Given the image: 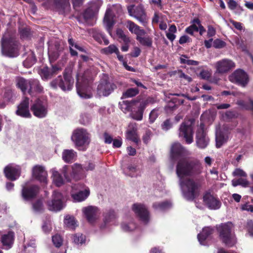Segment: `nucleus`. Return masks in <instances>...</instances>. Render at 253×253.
<instances>
[{
  "label": "nucleus",
  "instance_id": "774afa93",
  "mask_svg": "<svg viewBox=\"0 0 253 253\" xmlns=\"http://www.w3.org/2000/svg\"><path fill=\"white\" fill-rule=\"evenodd\" d=\"M233 174L234 176H242V177H247V173L244 171H243L242 169H236L234 171Z\"/></svg>",
  "mask_w": 253,
  "mask_h": 253
},
{
  "label": "nucleus",
  "instance_id": "58836bf2",
  "mask_svg": "<svg viewBox=\"0 0 253 253\" xmlns=\"http://www.w3.org/2000/svg\"><path fill=\"white\" fill-rule=\"evenodd\" d=\"M54 2L56 6L58 8H61L64 11H68L70 7V4L69 0H50Z\"/></svg>",
  "mask_w": 253,
  "mask_h": 253
},
{
  "label": "nucleus",
  "instance_id": "603ef678",
  "mask_svg": "<svg viewBox=\"0 0 253 253\" xmlns=\"http://www.w3.org/2000/svg\"><path fill=\"white\" fill-rule=\"evenodd\" d=\"M139 92V90L136 88H130L127 89L123 93V96L125 97H132L136 95Z\"/></svg>",
  "mask_w": 253,
  "mask_h": 253
},
{
  "label": "nucleus",
  "instance_id": "37998d69",
  "mask_svg": "<svg viewBox=\"0 0 253 253\" xmlns=\"http://www.w3.org/2000/svg\"><path fill=\"white\" fill-rule=\"evenodd\" d=\"M64 223L68 228L74 229L77 226V222L73 216L67 215L65 217Z\"/></svg>",
  "mask_w": 253,
  "mask_h": 253
},
{
  "label": "nucleus",
  "instance_id": "13d9d810",
  "mask_svg": "<svg viewBox=\"0 0 253 253\" xmlns=\"http://www.w3.org/2000/svg\"><path fill=\"white\" fill-rule=\"evenodd\" d=\"M72 171L74 174H78L84 171V169L81 165L75 164L72 167Z\"/></svg>",
  "mask_w": 253,
  "mask_h": 253
},
{
  "label": "nucleus",
  "instance_id": "c9c22d12",
  "mask_svg": "<svg viewBox=\"0 0 253 253\" xmlns=\"http://www.w3.org/2000/svg\"><path fill=\"white\" fill-rule=\"evenodd\" d=\"M29 80H26L22 77H17L16 79V86L20 88L23 92H25L29 88Z\"/></svg>",
  "mask_w": 253,
  "mask_h": 253
},
{
  "label": "nucleus",
  "instance_id": "f704fd0d",
  "mask_svg": "<svg viewBox=\"0 0 253 253\" xmlns=\"http://www.w3.org/2000/svg\"><path fill=\"white\" fill-rule=\"evenodd\" d=\"M62 157L66 163L72 162L76 159L77 153L72 149L64 150L62 152Z\"/></svg>",
  "mask_w": 253,
  "mask_h": 253
},
{
  "label": "nucleus",
  "instance_id": "7c9ffc66",
  "mask_svg": "<svg viewBox=\"0 0 253 253\" xmlns=\"http://www.w3.org/2000/svg\"><path fill=\"white\" fill-rule=\"evenodd\" d=\"M126 27L131 33L135 34L136 37L139 36H144L146 33L143 29H141L139 26L131 21H127Z\"/></svg>",
  "mask_w": 253,
  "mask_h": 253
},
{
  "label": "nucleus",
  "instance_id": "2f4dec72",
  "mask_svg": "<svg viewBox=\"0 0 253 253\" xmlns=\"http://www.w3.org/2000/svg\"><path fill=\"white\" fill-rule=\"evenodd\" d=\"M28 92L29 94H32L34 92L40 93L42 91L43 88L40 85L39 81L36 79H30L29 82Z\"/></svg>",
  "mask_w": 253,
  "mask_h": 253
},
{
  "label": "nucleus",
  "instance_id": "a211bd4d",
  "mask_svg": "<svg viewBox=\"0 0 253 253\" xmlns=\"http://www.w3.org/2000/svg\"><path fill=\"white\" fill-rule=\"evenodd\" d=\"M82 211L87 221L90 224L94 223L99 218L100 214L98 208L92 206L83 208Z\"/></svg>",
  "mask_w": 253,
  "mask_h": 253
},
{
  "label": "nucleus",
  "instance_id": "680f3d73",
  "mask_svg": "<svg viewBox=\"0 0 253 253\" xmlns=\"http://www.w3.org/2000/svg\"><path fill=\"white\" fill-rule=\"evenodd\" d=\"M172 123L169 119L165 121L161 125L162 129L163 130L167 131L172 127Z\"/></svg>",
  "mask_w": 253,
  "mask_h": 253
},
{
  "label": "nucleus",
  "instance_id": "338daca9",
  "mask_svg": "<svg viewBox=\"0 0 253 253\" xmlns=\"http://www.w3.org/2000/svg\"><path fill=\"white\" fill-rule=\"evenodd\" d=\"M246 228L250 235L253 237V221L252 220L248 221Z\"/></svg>",
  "mask_w": 253,
  "mask_h": 253
},
{
  "label": "nucleus",
  "instance_id": "ddd939ff",
  "mask_svg": "<svg viewBox=\"0 0 253 253\" xmlns=\"http://www.w3.org/2000/svg\"><path fill=\"white\" fill-rule=\"evenodd\" d=\"M67 166H64L63 168L62 173L65 178H64L61 174L56 170L55 168H53L50 170L51 173V178L52 183L57 187H60L64 185L66 182L70 181V179L67 177L66 172Z\"/></svg>",
  "mask_w": 253,
  "mask_h": 253
},
{
  "label": "nucleus",
  "instance_id": "20e7f679",
  "mask_svg": "<svg viewBox=\"0 0 253 253\" xmlns=\"http://www.w3.org/2000/svg\"><path fill=\"white\" fill-rule=\"evenodd\" d=\"M232 229L233 224L231 222L222 224L218 228L220 239L229 247L233 246L236 242Z\"/></svg>",
  "mask_w": 253,
  "mask_h": 253
},
{
  "label": "nucleus",
  "instance_id": "052dcab7",
  "mask_svg": "<svg viewBox=\"0 0 253 253\" xmlns=\"http://www.w3.org/2000/svg\"><path fill=\"white\" fill-rule=\"evenodd\" d=\"M152 135V132L150 130H147L145 131V134L143 135L142 138L144 143H145V144H147L150 140Z\"/></svg>",
  "mask_w": 253,
  "mask_h": 253
},
{
  "label": "nucleus",
  "instance_id": "8fccbe9b",
  "mask_svg": "<svg viewBox=\"0 0 253 253\" xmlns=\"http://www.w3.org/2000/svg\"><path fill=\"white\" fill-rule=\"evenodd\" d=\"M95 14L94 12L93 11L92 9L88 7L84 13L83 17L85 21L86 22H88L90 19L94 18Z\"/></svg>",
  "mask_w": 253,
  "mask_h": 253
},
{
  "label": "nucleus",
  "instance_id": "c756f323",
  "mask_svg": "<svg viewBox=\"0 0 253 253\" xmlns=\"http://www.w3.org/2000/svg\"><path fill=\"white\" fill-rule=\"evenodd\" d=\"M216 146L220 148L224 143H225L228 139V135L226 133L222 132L219 126L216 127Z\"/></svg>",
  "mask_w": 253,
  "mask_h": 253
},
{
  "label": "nucleus",
  "instance_id": "4d7b16f0",
  "mask_svg": "<svg viewBox=\"0 0 253 253\" xmlns=\"http://www.w3.org/2000/svg\"><path fill=\"white\" fill-rule=\"evenodd\" d=\"M98 36V38L97 36H95L94 38L99 42L102 43V42H103L104 44L105 45H107L109 43V40L106 38L104 34H103L102 33H100L99 34Z\"/></svg>",
  "mask_w": 253,
  "mask_h": 253
},
{
  "label": "nucleus",
  "instance_id": "0eeeda50",
  "mask_svg": "<svg viewBox=\"0 0 253 253\" xmlns=\"http://www.w3.org/2000/svg\"><path fill=\"white\" fill-rule=\"evenodd\" d=\"M128 12L130 16L137 19L143 26H146L148 22V17L141 5L134 6L130 5L127 6Z\"/></svg>",
  "mask_w": 253,
  "mask_h": 253
},
{
  "label": "nucleus",
  "instance_id": "6ab92c4d",
  "mask_svg": "<svg viewBox=\"0 0 253 253\" xmlns=\"http://www.w3.org/2000/svg\"><path fill=\"white\" fill-rule=\"evenodd\" d=\"M39 191V187L35 185L30 184L29 182L22 187V195L23 199L29 201L35 198Z\"/></svg>",
  "mask_w": 253,
  "mask_h": 253
},
{
  "label": "nucleus",
  "instance_id": "c03bdc74",
  "mask_svg": "<svg viewBox=\"0 0 253 253\" xmlns=\"http://www.w3.org/2000/svg\"><path fill=\"white\" fill-rule=\"evenodd\" d=\"M136 228V226L133 222L124 221L121 224V228L125 232L132 231Z\"/></svg>",
  "mask_w": 253,
  "mask_h": 253
},
{
  "label": "nucleus",
  "instance_id": "5701e85b",
  "mask_svg": "<svg viewBox=\"0 0 253 253\" xmlns=\"http://www.w3.org/2000/svg\"><path fill=\"white\" fill-rule=\"evenodd\" d=\"M215 66L217 73L223 74L234 68L235 65L232 60L228 59H223L217 61L215 63Z\"/></svg>",
  "mask_w": 253,
  "mask_h": 253
},
{
  "label": "nucleus",
  "instance_id": "69168bd1",
  "mask_svg": "<svg viewBox=\"0 0 253 253\" xmlns=\"http://www.w3.org/2000/svg\"><path fill=\"white\" fill-rule=\"evenodd\" d=\"M42 228L45 233H49L52 229L51 222L49 221L45 222L42 225Z\"/></svg>",
  "mask_w": 253,
  "mask_h": 253
},
{
  "label": "nucleus",
  "instance_id": "a878e982",
  "mask_svg": "<svg viewBox=\"0 0 253 253\" xmlns=\"http://www.w3.org/2000/svg\"><path fill=\"white\" fill-rule=\"evenodd\" d=\"M14 238V233L12 231H8L1 234L0 241L2 245L3 249L7 250L11 249L13 246Z\"/></svg>",
  "mask_w": 253,
  "mask_h": 253
},
{
  "label": "nucleus",
  "instance_id": "5fc2aeb1",
  "mask_svg": "<svg viewBox=\"0 0 253 253\" xmlns=\"http://www.w3.org/2000/svg\"><path fill=\"white\" fill-rule=\"evenodd\" d=\"M73 241L77 244H83L85 243V237L82 234H76L73 237Z\"/></svg>",
  "mask_w": 253,
  "mask_h": 253
},
{
  "label": "nucleus",
  "instance_id": "6e6552de",
  "mask_svg": "<svg viewBox=\"0 0 253 253\" xmlns=\"http://www.w3.org/2000/svg\"><path fill=\"white\" fill-rule=\"evenodd\" d=\"M74 84V81L71 77L68 75H64L63 78L58 76L55 80L50 83L51 86L53 88L59 87L62 90H70Z\"/></svg>",
  "mask_w": 253,
  "mask_h": 253
},
{
  "label": "nucleus",
  "instance_id": "f03ea898",
  "mask_svg": "<svg viewBox=\"0 0 253 253\" xmlns=\"http://www.w3.org/2000/svg\"><path fill=\"white\" fill-rule=\"evenodd\" d=\"M1 52L3 55L10 57L18 55L16 42L9 33H5L2 38Z\"/></svg>",
  "mask_w": 253,
  "mask_h": 253
},
{
  "label": "nucleus",
  "instance_id": "a18cd8bd",
  "mask_svg": "<svg viewBox=\"0 0 253 253\" xmlns=\"http://www.w3.org/2000/svg\"><path fill=\"white\" fill-rule=\"evenodd\" d=\"M197 21H199L198 19H195L192 22V24L186 28L185 32L191 35H193L194 32H198V24H197Z\"/></svg>",
  "mask_w": 253,
  "mask_h": 253
},
{
  "label": "nucleus",
  "instance_id": "7ed1b4c3",
  "mask_svg": "<svg viewBox=\"0 0 253 253\" xmlns=\"http://www.w3.org/2000/svg\"><path fill=\"white\" fill-rule=\"evenodd\" d=\"M71 139L79 150L84 151L90 142V135L86 129L79 128L74 130Z\"/></svg>",
  "mask_w": 253,
  "mask_h": 253
},
{
  "label": "nucleus",
  "instance_id": "aec40b11",
  "mask_svg": "<svg viewBox=\"0 0 253 253\" xmlns=\"http://www.w3.org/2000/svg\"><path fill=\"white\" fill-rule=\"evenodd\" d=\"M209 142V139L206 135L204 130V125L201 124L199 127L198 128L196 133V143L198 147L200 148H206Z\"/></svg>",
  "mask_w": 253,
  "mask_h": 253
},
{
  "label": "nucleus",
  "instance_id": "423d86ee",
  "mask_svg": "<svg viewBox=\"0 0 253 253\" xmlns=\"http://www.w3.org/2000/svg\"><path fill=\"white\" fill-rule=\"evenodd\" d=\"M87 72L83 76L78 74L77 76V90L78 95L83 98H89L92 97L91 87L87 83V79L85 75Z\"/></svg>",
  "mask_w": 253,
  "mask_h": 253
},
{
  "label": "nucleus",
  "instance_id": "39448f33",
  "mask_svg": "<svg viewBox=\"0 0 253 253\" xmlns=\"http://www.w3.org/2000/svg\"><path fill=\"white\" fill-rule=\"evenodd\" d=\"M193 124L194 120L190 119L183 122L178 130L180 138L185 140L187 144H191L193 141Z\"/></svg>",
  "mask_w": 253,
  "mask_h": 253
},
{
  "label": "nucleus",
  "instance_id": "0e129e2a",
  "mask_svg": "<svg viewBox=\"0 0 253 253\" xmlns=\"http://www.w3.org/2000/svg\"><path fill=\"white\" fill-rule=\"evenodd\" d=\"M213 46L216 48H221L225 46V42L219 39H216L213 42Z\"/></svg>",
  "mask_w": 253,
  "mask_h": 253
},
{
  "label": "nucleus",
  "instance_id": "f257e3e1",
  "mask_svg": "<svg viewBox=\"0 0 253 253\" xmlns=\"http://www.w3.org/2000/svg\"><path fill=\"white\" fill-rule=\"evenodd\" d=\"M203 168L197 160H180L177 165L176 174L184 197L187 200H194L196 196L197 184L188 176H194L201 173Z\"/></svg>",
  "mask_w": 253,
  "mask_h": 253
},
{
  "label": "nucleus",
  "instance_id": "a19ab883",
  "mask_svg": "<svg viewBox=\"0 0 253 253\" xmlns=\"http://www.w3.org/2000/svg\"><path fill=\"white\" fill-rule=\"evenodd\" d=\"M118 48L115 44H112L107 47L103 48L101 49V52L103 54L108 55L113 53H118Z\"/></svg>",
  "mask_w": 253,
  "mask_h": 253
},
{
  "label": "nucleus",
  "instance_id": "864d4df0",
  "mask_svg": "<svg viewBox=\"0 0 253 253\" xmlns=\"http://www.w3.org/2000/svg\"><path fill=\"white\" fill-rule=\"evenodd\" d=\"M143 36H139L136 39L141 44L147 46H151L152 43L151 39L148 37H142Z\"/></svg>",
  "mask_w": 253,
  "mask_h": 253
},
{
  "label": "nucleus",
  "instance_id": "412c9836",
  "mask_svg": "<svg viewBox=\"0 0 253 253\" xmlns=\"http://www.w3.org/2000/svg\"><path fill=\"white\" fill-rule=\"evenodd\" d=\"M204 204L211 210L218 209L221 206L220 201L210 192H206L203 195Z\"/></svg>",
  "mask_w": 253,
  "mask_h": 253
},
{
  "label": "nucleus",
  "instance_id": "72a5a7b5",
  "mask_svg": "<svg viewBox=\"0 0 253 253\" xmlns=\"http://www.w3.org/2000/svg\"><path fill=\"white\" fill-rule=\"evenodd\" d=\"M170 152L171 157L175 158L184 153L185 150L179 143L176 142L171 145Z\"/></svg>",
  "mask_w": 253,
  "mask_h": 253
},
{
  "label": "nucleus",
  "instance_id": "f3484780",
  "mask_svg": "<svg viewBox=\"0 0 253 253\" xmlns=\"http://www.w3.org/2000/svg\"><path fill=\"white\" fill-rule=\"evenodd\" d=\"M229 79L231 82L245 86L248 82L247 74L242 70L237 69L229 77Z\"/></svg>",
  "mask_w": 253,
  "mask_h": 253
},
{
  "label": "nucleus",
  "instance_id": "c85d7f7f",
  "mask_svg": "<svg viewBox=\"0 0 253 253\" xmlns=\"http://www.w3.org/2000/svg\"><path fill=\"white\" fill-rule=\"evenodd\" d=\"M59 70V68L56 66H53L51 69L45 66L41 69L39 74L43 80H46L51 78L53 75Z\"/></svg>",
  "mask_w": 253,
  "mask_h": 253
},
{
  "label": "nucleus",
  "instance_id": "bf43d9fd",
  "mask_svg": "<svg viewBox=\"0 0 253 253\" xmlns=\"http://www.w3.org/2000/svg\"><path fill=\"white\" fill-rule=\"evenodd\" d=\"M158 116V110L154 109L151 111L149 114V121L150 123H153Z\"/></svg>",
  "mask_w": 253,
  "mask_h": 253
},
{
  "label": "nucleus",
  "instance_id": "09e8293b",
  "mask_svg": "<svg viewBox=\"0 0 253 253\" xmlns=\"http://www.w3.org/2000/svg\"><path fill=\"white\" fill-rule=\"evenodd\" d=\"M102 4V1L101 0H93L90 2V6L89 8H92L93 11L96 14Z\"/></svg>",
  "mask_w": 253,
  "mask_h": 253
},
{
  "label": "nucleus",
  "instance_id": "49530a36",
  "mask_svg": "<svg viewBox=\"0 0 253 253\" xmlns=\"http://www.w3.org/2000/svg\"><path fill=\"white\" fill-rule=\"evenodd\" d=\"M134 102H129L128 101H123L120 102L119 105L121 109L124 112L129 111L131 107L134 105Z\"/></svg>",
  "mask_w": 253,
  "mask_h": 253
},
{
  "label": "nucleus",
  "instance_id": "4be33fe9",
  "mask_svg": "<svg viewBox=\"0 0 253 253\" xmlns=\"http://www.w3.org/2000/svg\"><path fill=\"white\" fill-rule=\"evenodd\" d=\"M33 176L40 182L46 184L47 172L45 168L42 165H36L32 169Z\"/></svg>",
  "mask_w": 253,
  "mask_h": 253
},
{
  "label": "nucleus",
  "instance_id": "e2e57ef3",
  "mask_svg": "<svg viewBox=\"0 0 253 253\" xmlns=\"http://www.w3.org/2000/svg\"><path fill=\"white\" fill-rule=\"evenodd\" d=\"M33 207L36 211H40L42 209V203L41 200H38L33 204Z\"/></svg>",
  "mask_w": 253,
  "mask_h": 253
},
{
  "label": "nucleus",
  "instance_id": "4468645a",
  "mask_svg": "<svg viewBox=\"0 0 253 253\" xmlns=\"http://www.w3.org/2000/svg\"><path fill=\"white\" fill-rule=\"evenodd\" d=\"M132 210L135 214L144 223H147L150 220V214L147 208L141 203L134 204Z\"/></svg>",
  "mask_w": 253,
  "mask_h": 253
},
{
  "label": "nucleus",
  "instance_id": "dca6fc26",
  "mask_svg": "<svg viewBox=\"0 0 253 253\" xmlns=\"http://www.w3.org/2000/svg\"><path fill=\"white\" fill-rule=\"evenodd\" d=\"M120 8V6L112 5L108 7L106 11L104 17V24L106 26L108 32L111 35V29L115 23L114 18L115 12L117 9Z\"/></svg>",
  "mask_w": 253,
  "mask_h": 253
},
{
  "label": "nucleus",
  "instance_id": "b1692460",
  "mask_svg": "<svg viewBox=\"0 0 253 253\" xmlns=\"http://www.w3.org/2000/svg\"><path fill=\"white\" fill-rule=\"evenodd\" d=\"M16 113L17 115L26 118L31 117L29 110V99L26 97L23 99L21 103L17 107Z\"/></svg>",
  "mask_w": 253,
  "mask_h": 253
},
{
  "label": "nucleus",
  "instance_id": "79ce46f5",
  "mask_svg": "<svg viewBox=\"0 0 253 253\" xmlns=\"http://www.w3.org/2000/svg\"><path fill=\"white\" fill-rule=\"evenodd\" d=\"M237 104L243 109L251 110L253 112V101L249 99L248 102H245L244 100H239L237 101Z\"/></svg>",
  "mask_w": 253,
  "mask_h": 253
},
{
  "label": "nucleus",
  "instance_id": "bb28decb",
  "mask_svg": "<svg viewBox=\"0 0 253 253\" xmlns=\"http://www.w3.org/2000/svg\"><path fill=\"white\" fill-rule=\"evenodd\" d=\"M137 126L135 123H130L128 126V129L126 133V137L127 139L137 143L139 140L137 137Z\"/></svg>",
  "mask_w": 253,
  "mask_h": 253
},
{
  "label": "nucleus",
  "instance_id": "9b49d317",
  "mask_svg": "<svg viewBox=\"0 0 253 253\" xmlns=\"http://www.w3.org/2000/svg\"><path fill=\"white\" fill-rule=\"evenodd\" d=\"M83 186L81 184H75L72 186L71 196L76 202H80L85 200L89 195V190L85 188L84 190Z\"/></svg>",
  "mask_w": 253,
  "mask_h": 253
},
{
  "label": "nucleus",
  "instance_id": "cd10ccee",
  "mask_svg": "<svg viewBox=\"0 0 253 253\" xmlns=\"http://www.w3.org/2000/svg\"><path fill=\"white\" fill-rule=\"evenodd\" d=\"M116 218V214L113 210H110L104 214L103 222L100 225V228L103 230L108 227L109 224L113 222Z\"/></svg>",
  "mask_w": 253,
  "mask_h": 253
},
{
  "label": "nucleus",
  "instance_id": "3c124183",
  "mask_svg": "<svg viewBox=\"0 0 253 253\" xmlns=\"http://www.w3.org/2000/svg\"><path fill=\"white\" fill-rule=\"evenodd\" d=\"M116 35L120 39L124 42V43H128L130 42L129 38L126 36L122 30L120 29H117L116 30Z\"/></svg>",
  "mask_w": 253,
  "mask_h": 253
},
{
  "label": "nucleus",
  "instance_id": "2eb2a0df",
  "mask_svg": "<svg viewBox=\"0 0 253 253\" xmlns=\"http://www.w3.org/2000/svg\"><path fill=\"white\" fill-rule=\"evenodd\" d=\"M4 172L7 179L14 181L20 177L21 173V167L14 163L9 164L5 167Z\"/></svg>",
  "mask_w": 253,
  "mask_h": 253
},
{
  "label": "nucleus",
  "instance_id": "1a4fd4ad",
  "mask_svg": "<svg viewBox=\"0 0 253 253\" xmlns=\"http://www.w3.org/2000/svg\"><path fill=\"white\" fill-rule=\"evenodd\" d=\"M31 110L33 114L39 118L45 117L48 113V105L46 100L38 99L31 105Z\"/></svg>",
  "mask_w": 253,
  "mask_h": 253
},
{
  "label": "nucleus",
  "instance_id": "4c0bfd02",
  "mask_svg": "<svg viewBox=\"0 0 253 253\" xmlns=\"http://www.w3.org/2000/svg\"><path fill=\"white\" fill-rule=\"evenodd\" d=\"M145 109V106L143 104H139L138 106L137 111L132 112L130 114L131 117L135 120L141 121L142 120L143 111Z\"/></svg>",
  "mask_w": 253,
  "mask_h": 253
},
{
  "label": "nucleus",
  "instance_id": "f8f14e48",
  "mask_svg": "<svg viewBox=\"0 0 253 253\" xmlns=\"http://www.w3.org/2000/svg\"><path fill=\"white\" fill-rule=\"evenodd\" d=\"M47 206L50 211H57L62 210L64 207L62 194L57 191H54L51 200L47 202Z\"/></svg>",
  "mask_w": 253,
  "mask_h": 253
},
{
  "label": "nucleus",
  "instance_id": "9d476101",
  "mask_svg": "<svg viewBox=\"0 0 253 253\" xmlns=\"http://www.w3.org/2000/svg\"><path fill=\"white\" fill-rule=\"evenodd\" d=\"M115 88V85L110 81L107 76L104 75L98 85L97 92L100 96H107L113 92Z\"/></svg>",
  "mask_w": 253,
  "mask_h": 253
},
{
  "label": "nucleus",
  "instance_id": "e433bc0d",
  "mask_svg": "<svg viewBox=\"0 0 253 253\" xmlns=\"http://www.w3.org/2000/svg\"><path fill=\"white\" fill-rule=\"evenodd\" d=\"M12 97V93L10 90L6 91L3 96L0 94V108L4 107L7 103L10 101Z\"/></svg>",
  "mask_w": 253,
  "mask_h": 253
},
{
  "label": "nucleus",
  "instance_id": "de8ad7c7",
  "mask_svg": "<svg viewBox=\"0 0 253 253\" xmlns=\"http://www.w3.org/2000/svg\"><path fill=\"white\" fill-rule=\"evenodd\" d=\"M30 57L27 58L23 62V65L26 68H29L35 63L36 61V58L35 55L32 52L30 53Z\"/></svg>",
  "mask_w": 253,
  "mask_h": 253
},
{
  "label": "nucleus",
  "instance_id": "393cba45",
  "mask_svg": "<svg viewBox=\"0 0 253 253\" xmlns=\"http://www.w3.org/2000/svg\"><path fill=\"white\" fill-rule=\"evenodd\" d=\"M63 53V47L57 42L53 45H49L48 48V56L50 62L57 60L59 56Z\"/></svg>",
  "mask_w": 253,
  "mask_h": 253
},
{
  "label": "nucleus",
  "instance_id": "473e14b6",
  "mask_svg": "<svg viewBox=\"0 0 253 253\" xmlns=\"http://www.w3.org/2000/svg\"><path fill=\"white\" fill-rule=\"evenodd\" d=\"M213 229L210 227H206L203 229L202 232L199 233L197 238L201 245H206L205 240L213 233Z\"/></svg>",
  "mask_w": 253,
  "mask_h": 253
},
{
  "label": "nucleus",
  "instance_id": "ea45409f",
  "mask_svg": "<svg viewBox=\"0 0 253 253\" xmlns=\"http://www.w3.org/2000/svg\"><path fill=\"white\" fill-rule=\"evenodd\" d=\"M171 206L170 202L166 201L163 202H156L153 204V208L158 211H164L169 209Z\"/></svg>",
  "mask_w": 253,
  "mask_h": 253
},
{
  "label": "nucleus",
  "instance_id": "6e6d98bb",
  "mask_svg": "<svg viewBox=\"0 0 253 253\" xmlns=\"http://www.w3.org/2000/svg\"><path fill=\"white\" fill-rule=\"evenodd\" d=\"M52 240L53 244L57 248L60 247L62 245L63 239L58 234H56L52 236Z\"/></svg>",
  "mask_w": 253,
  "mask_h": 253
}]
</instances>
